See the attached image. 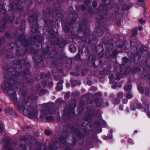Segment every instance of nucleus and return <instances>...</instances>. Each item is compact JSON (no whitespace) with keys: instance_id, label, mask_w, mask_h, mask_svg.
I'll return each instance as SVG.
<instances>
[{"instance_id":"obj_34","label":"nucleus","mask_w":150,"mask_h":150,"mask_svg":"<svg viewBox=\"0 0 150 150\" xmlns=\"http://www.w3.org/2000/svg\"><path fill=\"white\" fill-rule=\"evenodd\" d=\"M117 24L118 26L120 25L121 24L120 21H119L117 22Z\"/></svg>"},{"instance_id":"obj_6","label":"nucleus","mask_w":150,"mask_h":150,"mask_svg":"<svg viewBox=\"0 0 150 150\" xmlns=\"http://www.w3.org/2000/svg\"><path fill=\"white\" fill-rule=\"evenodd\" d=\"M95 32H96V35L98 36H100L103 33L101 29L99 28H96L95 30Z\"/></svg>"},{"instance_id":"obj_31","label":"nucleus","mask_w":150,"mask_h":150,"mask_svg":"<svg viewBox=\"0 0 150 150\" xmlns=\"http://www.w3.org/2000/svg\"><path fill=\"white\" fill-rule=\"evenodd\" d=\"M149 93V90H147L145 92V93L146 95H148Z\"/></svg>"},{"instance_id":"obj_27","label":"nucleus","mask_w":150,"mask_h":150,"mask_svg":"<svg viewBox=\"0 0 150 150\" xmlns=\"http://www.w3.org/2000/svg\"><path fill=\"white\" fill-rule=\"evenodd\" d=\"M63 83V80H61L59 82H58V84H60V85H61V84H62Z\"/></svg>"},{"instance_id":"obj_1","label":"nucleus","mask_w":150,"mask_h":150,"mask_svg":"<svg viewBox=\"0 0 150 150\" xmlns=\"http://www.w3.org/2000/svg\"><path fill=\"white\" fill-rule=\"evenodd\" d=\"M22 96L20 99L17 105V107L20 111H22L23 114L29 117H34L36 118L38 116V111L36 108H34L33 107L30 105H26L28 101L27 98H26L23 96Z\"/></svg>"},{"instance_id":"obj_24","label":"nucleus","mask_w":150,"mask_h":150,"mask_svg":"<svg viewBox=\"0 0 150 150\" xmlns=\"http://www.w3.org/2000/svg\"><path fill=\"white\" fill-rule=\"evenodd\" d=\"M97 6V2L95 1H93V6L94 7H96Z\"/></svg>"},{"instance_id":"obj_9","label":"nucleus","mask_w":150,"mask_h":150,"mask_svg":"<svg viewBox=\"0 0 150 150\" xmlns=\"http://www.w3.org/2000/svg\"><path fill=\"white\" fill-rule=\"evenodd\" d=\"M31 31L33 33H35L37 32L38 28L35 25L32 26L31 27Z\"/></svg>"},{"instance_id":"obj_37","label":"nucleus","mask_w":150,"mask_h":150,"mask_svg":"<svg viewBox=\"0 0 150 150\" xmlns=\"http://www.w3.org/2000/svg\"><path fill=\"white\" fill-rule=\"evenodd\" d=\"M138 109H140L142 108V105L141 104H139V106H138Z\"/></svg>"},{"instance_id":"obj_10","label":"nucleus","mask_w":150,"mask_h":150,"mask_svg":"<svg viewBox=\"0 0 150 150\" xmlns=\"http://www.w3.org/2000/svg\"><path fill=\"white\" fill-rule=\"evenodd\" d=\"M137 33V28H134L132 30V36L133 37L135 36Z\"/></svg>"},{"instance_id":"obj_14","label":"nucleus","mask_w":150,"mask_h":150,"mask_svg":"<svg viewBox=\"0 0 150 150\" xmlns=\"http://www.w3.org/2000/svg\"><path fill=\"white\" fill-rule=\"evenodd\" d=\"M116 79L118 80H120L122 77V75L120 73L119 74H116Z\"/></svg>"},{"instance_id":"obj_61","label":"nucleus","mask_w":150,"mask_h":150,"mask_svg":"<svg viewBox=\"0 0 150 150\" xmlns=\"http://www.w3.org/2000/svg\"><path fill=\"white\" fill-rule=\"evenodd\" d=\"M104 2H105V0H104Z\"/></svg>"},{"instance_id":"obj_45","label":"nucleus","mask_w":150,"mask_h":150,"mask_svg":"<svg viewBox=\"0 0 150 150\" xmlns=\"http://www.w3.org/2000/svg\"><path fill=\"white\" fill-rule=\"evenodd\" d=\"M58 42H57L56 43H54V45H56L58 43Z\"/></svg>"},{"instance_id":"obj_51","label":"nucleus","mask_w":150,"mask_h":150,"mask_svg":"<svg viewBox=\"0 0 150 150\" xmlns=\"http://www.w3.org/2000/svg\"><path fill=\"white\" fill-rule=\"evenodd\" d=\"M52 115L55 114V113H53V112H52Z\"/></svg>"},{"instance_id":"obj_55","label":"nucleus","mask_w":150,"mask_h":150,"mask_svg":"<svg viewBox=\"0 0 150 150\" xmlns=\"http://www.w3.org/2000/svg\"><path fill=\"white\" fill-rule=\"evenodd\" d=\"M144 50H145L146 51V50L145 49H144Z\"/></svg>"},{"instance_id":"obj_52","label":"nucleus","mask_w":150,"mask_h":150,"mask_svg":"<svg viewBox=\"0 0 150 150\" xmlns=\"http://www.w3.org/2000/svg\"><path fill=\"white\" fill-rule=\"evenodd\" d=\"M134 132H135V133H137V131L136 130V131H134Z\"/></svg>"},{"instance_id":"obj_46","label":"nucleus","mask_w":150,"mask_h":150,"mask_svg":"<svg viewBox=\"0 0 150 150\" xmlns=\"http://www.w3.org/2000/svg\"><path fill=\"white\" fill-rule=\"evenodd\" d=\"M73 20H74V22H75L76 21V19H75L74 18Z\"/></svg>"},{"instance_id":"obj_30","label":"nucleus","mask_w":150,"mask_h":150,"mask_svg":"<svg viewBox=\"0 0 150 150\" xmlns=\"http://www.w3.org/2000/svg\"><path fill=\"white\" fill-rule=\"evenodd\" d=\"M57 145L55 146L56 148H58L59 146V143L58 142L56 143Z\"/></svg>"},{"instance_id":"obj_3","label":"nucleus","mask_w":150,"mask_h":150,"mask_svg":"<svg viewBox=\"0 0 150 150\" xmlns=\"http://www.w3.org/2000/svg\"><path fill=\"white\" fill-rule=\"evenodd\" d=\"M51 110L49 108L47 107L45 109L43 108L41 111V114L40 116V117L42 119H43L47 115L50 114Z\"/></svg>"},{"instance_id":"obj_54","label":"nucleus","mask_w":150,"mask_h":150,"mask_svg":"<svg viewBox=\"0 0 150 150\" xmlns=\"http://www.w3.org/2000/svg\"><path fill=\"white\" fill-rule=\"evenodd\" d=\"M110 132H111V133H112V131H110Z\"/></svg>"},{"instance_id":"obj_35","label":"nucleus","mask_w":150,"mask_h":150,"mask_svg":"<svg viewBox=\"0 0 150 150\" xmlns=\"http://www.w3.org/2000/svg\"><path fill=\"white\" fill-rule=\"evenodd\" d=\"M33 18V17H30L28 18V21H29L31 23L32 22V21H31V19Z\"/></svg>"},{"instance_id":"obj_58","label":"nucleus","mask_w":150,"mask_h":150,"mask_svg":"<svg viewBox=\"0 0 150 150\" xmlns=\"http://www.w3.org/2000/svg\"><path fill=\"white\" fill-rule=\"evenodd\" d=\"M1 111V108H0V111Z\"/></svg>"},{"instance_id":"obj_42","label":"nucleus","mask_w":150,"mask_h":150,"mask_svg":"<svg viewBox=\"0 0 150 150\" xmlns=\"http://www.w3.org/2000/svg\"><path fill=\"white\" fill-rule=\"evenodd\" d=\"M127 100H125V101H123V103H124L126 104V103H127Z\"/></svg>"},{"instance_id":"obj_44","label":"nucleus","mask_w":150,"mask_h":150,"mask_svg":"<svg viewBox=\"0 0 150 150\" xmlns=\"http://www.w3.org/2000/svg\"><path fill=\"white\" fill-rule=\"evenodd\" d=\"M144 0H138V1L140 2H142Z\"/></svg>"},{"instance_id":"obj_40","label":"nucleus","mask_w":150,"mask_h":150,"mask_svg":"<svg viewBox=\"0 0 150 150\" xmlns=\"http://www.w3.org/2000/svg\"><path fill=\"white\" fill-rule=\"evenodd\" d=\"M120 110H123V107L122 106H121L120 107Z\"/></svg>"},{"instance_id":"obj_21","label":"nucleus","mask_w":150,"mask_h":150,"mask_svg":"<svg viewBox=\"0 0 150 150\" xmlns=\"http://www.w3.org/2000/svg\"><path fill=\"white\" fill-rule=\"evenodd\" d=\"M117 97L119 98H121L123 97V93H119L117 94Z\"/></svg>"},{"instance_id":"obj_43","label":"nucleus","mask_w":150,"mask_h":150,"mask_svg":"<svg viewBox=\"0 0 150 150\" xmlns=\"http://www.w3.org/2000/svg\"><path fill=\"white\" fill-rule=\"evenodd\" d=\"M86 32L87 34H89L90 32L89 30L88 29L87 30Z\"/></svg>"},{"instance_id":"obj_62","label":"nucleus","mask_w":150,"mask_h":150,"mask_svg":"<svg viewBox=\"0 0 150 150\" xmlns=\"http://www.w3.org/2000/svg\"><path fill=\"white\" fill-rule=\"evenodd\" d=\"M85 42H87V41H86V40H85Z\"/></svg>"},{"instance_id":"obj_4","label":"nucleus","mask_w":150,"mask_h":150,"mask_svg":"<svg viewBox=\"0 0 150 150\" xmlns=\"http://www.w3.org/2000/svg\"><path fill=\"white\" fill-rule=\"evenodd\" d=\"M74 108L73 107L71 108V109H69V113L67 114V115H66L65 112H64L63 115V116L65 117H69V115L71 114H74Z\"/></svg>"},{"instance_id":"obj_38","label":"nucleus","mask_w":150,"mask_h":150,"mask_svg":"<svg viewBox=\"0 0 150 150\" xmlns=\"http://www.w3.org/2000/svg\"><path fill=\"white\" fill-rule=\"evenodd\" d=\"M70 86L69 83H66V86L67 87H69Z\"/></svg>"},{"instance_id":"obj_50","label":"nucleus","mask_w":150,"mask_h":150,"mask_svg":"<svg viewBox=\"0 0 150 150\" xmlns=\"http://www.w3.org/2000/svg\"><path fill=\"white\" fill-rule=\"evenodd\" d=\"M112 137V136H111L110 137H109V139H111Z\"/></svg>"},{"instance_id":"obj_63","label":"nucleus","mask_w":150,"mask_h":150,"mask_svg":"<svg viewBox=\"0 0 150 150\" xmlns=\"http://www.w3.org/2000/svg\"><path fill=\"white\" fill-rule=\"evenodd\" d=\"M143 93V92H142L141 93Z\"/></svg>"},{"instance_id":"obj_20","label":"nucleus","mask_w":150,"mask_h":150,"mask_svg":"<svg viewBox=\"0 0 150 150\" xmlns=\"http://www.w3.org/2000/svg\"><path fill=\"white\" fill-rule=\"evenodd\" d=\"M130 68L129 67L127 68L125 70V74H127L128 73L130 72Z\"/></svg>"},{"instance_id":"obj_16","label":"nucleus","mask_w":150,"mask_h":150,"mask_svg":"<svg viewBox=\"0 0 150 150\" xmlns=\"http://www.w3.org/2000/svg\"><path fill=\"white\" fill-rule=\"evenodd\" d=\"M57 90L58 91H60L62 90V86L61 85H59V84L56 87Z\"/></svg>"},{"instance_id":"obj_49","label":"nucleus","mask_w":150,"mask_h":150,"mask_svg":"<svg viewBox=\"0 0 150 150\" xmlns=\"http://www.w3.org/2000/svg\"><path fill=\"white\" fill-rule=\"evenodd\" d=\"M132 110H135V109H133V108H132Z\"/></svg>"},{"instance_id":"obj_19","label":"nucleus","mask_w":150,"mask_h":150,"mask_svg":"<svg viewBox=\"0 0 150 150\" xmlns=\"http://www.w3.org/2000/svg\"><path fill=\"white\" fill-rule=\"evenodd\" d=\"M45 133L47 135H49L51 134L52 132L49 130H46L45 131Z\"/></svg>"},{"instance_id":"obj_17","label":"nucleus","mask_w":150,"mask_h":150,"mask_svg":"<svg viewBox=\"0 0 150 150\" xmlns=\"http://www.w3.org/2000/svg\"><path fill=\"white\" fill-rule=\"evenodd\" d=\"M126 97L127 98L130 99L132 97V94L129 93L127 94Z\"/></svg>"},{"instance_id":"obj_23","label":"nucleus","mask_w":150,"mask_h":150,"mask_svg":"<svg viewBox=\"0 0 150 150\" xmlns=\"http://www.w3.org/2000/svg\"><path fill=\"white\" fill-rule=\"evenodd\" d=\"M70 93H66L65 96H64V97L66 98H68L69 96H70Z\"/></svg>"},{"instance_id":"obj_12","label":"nucleus","mask_w":150,"mask_h":150,"mask_svg":"<svg viewBox=\"0 0 150 150\" xmlns=\"http://www.w3.org/2000/svg\"><path fill=\"white\" fill-rule=\"evenodd\" d=\"M98 125L100 127H103L105 125V123L104 121L101 120L99 122Z\"/></svg>"},{"instance_id":"obj_7","label":"nucleus","mask_w":150,"mask_h":150,"mask_svg":"<svg viewBox=\"0 0 150 150\" xmlns=\"http://www.w3.org/2000/svg\"><path fill=\"white\" fill-rule=\"evenodd\" d=\"M5 112L7 115H11L13 113V111L12 109L9 108H7L5 110Z\"/></svg>"},{"instance_id":"obj_26","label":"nucleus","mask_w":150,"mask_h":150,"mask_svg":"<svg viewBox=\"0 0 150 150\" xmlns=\"http://www.w3.org/2000/svg\"><path fill=\"white\" fill-rule=\"evenodd\" d=\"M87 83L88 85L91 86L92 84V82L91 81L89 80L87 81Z\"/></svg>"},{"instance_id":"obj_8","label":"nucleus","mask_w":150,"mask_h":150,"mask_svg":"<svg viewBox=\"0 0 150 150\" xmlns=\"http://www.w3.org/2000/svg\"><path fill=\"white\" fill-rule=\"evenodd\" d=\"M70 50L71 52H74L76 50V48L73 45H71L69 46Z\"/></svg>"},{"instance_id":"obj_57","label":"nucleus","mask_w":150,"mask_h":150,"mask_svg":"<svg viewBox=\"0 0 150 150\" xmlns=\"http://www.w3.org/2000/svg\"><path fill=\"white\" fill-rule=\"evenodd\" d=\"M16 24H18V23H17V22H16Z\"/></svg>"},{"instance_id":"obj_15","label":"nucleus","mask_w":150,"mask_h":150,"mask_svg":"<svg viewBox=\"0 0 150 150\" xmlns=\"http://www.w3.org/2000/svg\"><path fill=\"white\" fill-rule=\"evenodd\" d=\"M60 141L62 143L65 144L66 143V139L63 137H61L60 139Z\"/></svg>"},{"instance_id":"obj_32","label":"nucleus","mask_w":150,"mask_h":150,"mask_svg":"<svg viewBox=\"0 0 150 150\" xmlns=\"http://www.w3.org/2000/svg\"><path fill=\"white\" fill-rule=\"evenodd\" d=\"M147 116L149 118H150V112H148L147 113Z\"/></svg>"},{"instance_id":"obj_5","label":"nucleus","mask_w":150,"mask_h":150,"mask_svg":"<svg viewBox=\"0 0 150 150\" xmlns=\"http://www.w3.org/2000/svg\"><path fill=\"white\" fill-rule=\"evenodd\" d=\"M132 88L131 84L130 82L127 83L125 86L124 89L126 91H130Z\"/></svg>"},{"instance_id":"obj_53","label":"nucleus","mask_w":150,"mask_h":150,"mask_svg":"<svg viewBox=\"0 0 150 150\" xmlns=\"http://www.w3.org/2000/svg\"><path fill=\"white\" fill-rule=\"evenodd\" d=\"M143 7L144 8V5H143Z\"/></svg>"},{"instance_id":"obj_25","label":"nucleus","mask_w":150,"mask_h":150,"mask_svg":"<svg viewBox=\"0 0 150 150\" xmlns=\"http://www.w3.org/2000/svg\"><path fill=\"white\" fill-rule=\"evenodd\" d=\"M81 9L84 11L86 9V7L84 5H81Z\"/></svg>"},{"instance_id":"obj_13","label":"nucleus","mask_w":150,"mask_h":150,"mask_svg":"<svg viewBox=\"0 0 150 150\" xmlns=\"http://www.w3.org/2000/svg\"><path fill=\"white\" fill-rule=\"evenodd\" d=\"M12 100L14 102V103H15L14 104L15 105H16V103H17L18 102L17 98L16 96H15L13 98H11Z\"/></svg>"},{"instance_id":"obj_36","label":"nucleus","mask_w":150,"mask_h":150,"mask_svg":"<svg viewBox=\"0 0 150 150\" xmlns=\"http://www.w3.org/2000/svg\"><path fill=\"white\" fill-rule=\"evenodd\" d=\"M114 103H116V104L119 103H120V101L119 100H117V101H115L114 102Z\"/></svg>"},{"instance_id":"obj_22","label":"nucleus","mask_w":150,"mask_h":150,"mask_svg":"<svg viewBox=\"0 0 150 150\" xmlns=\"http://www.w3.org/2000/svg\"><path fill=\"white\" fill-rule=\"evenodd\" d=\"M139 21L142 24L145 23V21L142 19H140L139 20Z\"/></svg>"},{"instance_id":"obj_39","label":"nucleus","mask_w":150,"mask_h":150,"mask_svg":"<svg viewBox=\"0 0 150 150\" xmlns=\"http://www.w3.org/2000/svg\"><path fill=\"white\" fill-rule=\"evenodd\" d=\"M102 105V103L101 102H100V104H97V105L99 107H100L101 105Z\"/></svg>"},{"instance_id":"obj_2","label":"nucleus","mask_w":150,"mask_h":150,"mask_svg":"<svg viewBox=\"0 0 150 150\" xmlns=\"http://www.w3.org/2000/svg\"><path fill=\"white\" fill-rule=\"evenodd\" d=\"M16 83V81L11 79L4 83L2 85V87L3 89L7 91L14 89Z\"/></svg>"},{"instance_id":"obj_41","label":"nucleus","mask_w":150,"mask_h":150,"mask_svg":"<svg viewBox=\"0 0 150 150\" xmlns=\"http://www.w3.org/2000/svg\"><path fill=\"white\" fill-rule=\"evenodd\" d=\"M76 135L77 136L80 137H81V135L80 134H76Z\"/></svg>"},{"instance_id":"obj_11","label":"nucleus","mask_w":150,"mask_h":150,"mask_svg":"<svg viewBox=\"0 0 150 150\" xmlns=\"http://www.w3.org/2000/svg\"><path fill=\"white\" fill-rule=\"evenodd\" d=\"M54 117H55V116H49L46 117L45 119L47 121H52L53 120Z\"/></svg>"},{"instance_id":"obj_33","label":"nucleus","mask_w":150,"mask_h":150,"mask_svg":"<svg viewBox=\"0 0 150 150\" xmlns=\"http://www.w3.org/2000/svg\"><path fill=\"white\" fill-rule=\"evenodd\" d=\"M142 26H139L138 28V29L139 30L141 31L142 30Z\"/></svg>"},{"instance_id":"obj_59","label":"nucleus","mask_w":150,"mask_h":150,"mask_svg":"<svg viewBox=\"0 0 150 150\" xmlns=\"http://www.w3.org/2000/svg\"><path fill=\"white\" fill-rule=\"evenodd\" d=\"M131 45H132V43H131Z\"/></svg>"},{"instance_id":"obj_47","label":"nucleus","mask_w":150,"mask_h":150,"mask_svg":"<svg viewBox=\"0 0 150 150\" xmlns=\"http://www.w3.org/2000/svg\"><path fill=\"white\" fill-rule=\"evenodd\" d=\"M50 83L51 84V85H53V83H52V82H50Z\"/></svg>"},{"instance_id":"obj_60","label":"nucleus","mask_w":150,"mask_h":150,"mask_svg":"<svg viewBox=\"0 0 150 150\" xmlns=\"http://www.w3.org/2000/svg\"><path fill=\"white\" fill-rule=\"evenodd\" d=\"M142 101H143V99H142Z\"/></svg>"},{"instance_id":"obj_18","label":"nucleus","mask_w":150,"mask_h":150,"mask_svg":"<svg viewBox=\"0 0 150 150\" xmlns=\"http://www.w3.org/2000/svg\"><path fill=\"white\" fill-rule=\"evenodd\" d=\"M128 59L126 57H124L122 58V62L124 63H126L128 62Z\"/></svg>"},{"instance_id":"obj_28","label":"nucleus","mask_w":150,"mask_h":150,"mask_svg":"<svg viewBox=\"0 0 150 150\" xmlns=\"http://www.w3.org/2000/svg\"><path fill=\"white\" fill-rule=\"evenodd\" d=\"M114 77V75H113L111 76H109V78L110 80H112L113 79Z\"/></svg>"},{"instance_id":"obj_48","label":"nucleus","mask_w":150,"mask_h":150,"mask_svg":"<svg viewBox=\"0 0 150 150\" xmlns=\"http://www.w3.org/2000/svg\"><path fill=\"white\" fill-rule=\"evenodd\" d=\"M84 21V20H83V21H82V23H83Z\"/></svg>"},{"instance_id":"obj_56","label":"nucleus","mask_w":150,"mask_h":150,"mask_svg":"<svg viewBox=\"0 0 150 150\" xmlns=\"http://www.w3.org/2000/svg\"><path fill=\"white\" fill-rule=\"evenodd\" d=\"M101 100H99V102H101Z\"/></svg>"},{"instance_id":"obj_29","label":"nucleus","mask_w":150,"mask_h":150,"mask_svg":"<svg viewBox=\"0 0 150 150\" xmlns=\"http://www.w3.org/2000/svg\"><path fill=\"white\" fill-rule=\"evenodd\" d=\"M3 130V128L2 126L0 127V132H1Z\"/></svg>"}]
</instances>
